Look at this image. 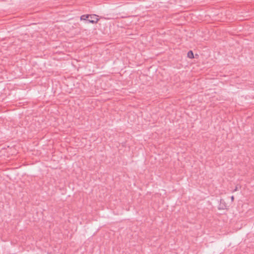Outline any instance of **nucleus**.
Returning a JSON list of instances; mask_svg holds the SVG:
<instances>
[{
    "label": "nucleus",
    "mask_w": 254,
    "mask_h": 254,
    "mask_svg": "<svg viewBox=\"0 0 254 254\" xmlns=\"http://www.w3.org/2000/svg\"><path fill=\"white\" fill-rule=\"evenodd\" d=\"M97 17V16L95 14L89 15L90 19H88L87 21L89 23H91L93 24L96 23L99 20L98 18Z\"/></svg>",
    "instance_id": "f257e3e1"
},
{
    "label": "nucleus",
    "mask_w": 254,
    "mask_h": 254,
    "mask_svg": "<svg viewBox=\"0 0 254 254\" xmlns=\"http://www.w3.org/2000/svg\"><path fill=\"white\" fill-rule=\"evenodd\" d=\"M187 55H188V57L190 59L194 58L193 53L192 51H189Z\"/></svg>",
    "instance_id": "f03ea898"
},
{
    "label": "nucleus",
    "mask_w": 254,
    "mask_h": 254,
    "mask_svg": "<svg viewBox=\"0 0 254 254\" xmlns=\"http://www.w3.org/2000/svg\"><path fill=\"white\" fill-rule=\"evenodd\" d=\"M89 18V15L86 14V15H82L80 17V19L81 20H86L87 19V18Z\"/></svg>",
    "instance_id": "7ed1b4c3"
},
{
    "label": "nucleus",
    "mask_w": 254,
    "mask_h": 254,
    "mask_svg": "<svg viewBox=\"0 0 254 254\" xmlns=\"http://www.w3.org/2000/svg\"><path fill=\"white\" fill-rule=\"evenodd\" d=\"M231 201H233V200H234V196H232L231 197Z\"/></svg>",
    "instance_id": "20e7f679"
},
{
    "label": "nucleus",
    "mask_w": 254,
    "mask_h": 254,
    "mask_svg": "<svg viewBox=\"0 0 254 254\" xmlns=\"http://www.w3.org/2000/svg\"><path fill=\"white\" fill-rule=\"evenodd\" d=\"M237 190H238V187H237V186H236V188H235V189H234V191H237Z\"/></svg>",
    "instance_id": "39448f33"
}]
</instances>
